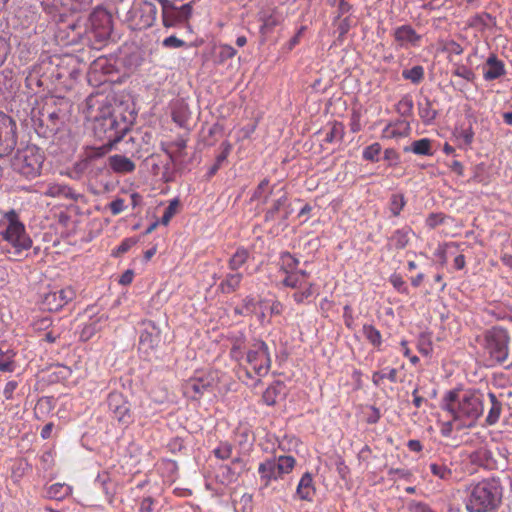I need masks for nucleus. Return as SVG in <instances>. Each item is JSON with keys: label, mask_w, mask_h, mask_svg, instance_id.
<instances>
[{"label": "nucleus", "mask_w": 512, "mask_h": 512, "mask_svg": "<svg viewBox=\"0 0 512 512\" xmlns=\"http://www.w3.org/2000/svg\"><path fill=\"white\" fill-rule=\"evenodd\" d=\"M71 103L65 97L50 96L42 106L31 110V120L38 135L50 138L65 125Z\"/></svg>", "instance_id": "f257e3e1"}, {"label": "nucleus", "mask_w": 512, "mask_h": 512, "mask_svg": "<svg viewBox=\"0 0 512 512\" xmlns=\"http://www.w3.org/2000/svg\"><path fill=\"white\" fill-rule=\"evenodd\" d=\"M443 408L455 421H462L458 430L464 427L471 428L483 414L484 394L467 391L460 395L456 390L449 391L443 399Z\"/></svg>", "instance_id": "f03ea898"}, {"label": "nucleus", "mask_w": 512, "mask_h": 512, "mask_svg": "<svg viewBox=\"0 0 512 512\" xmlns=\"http://www.w3.org/2000/svg\"><path fill=\"white\" fill-rule=\"evenodd\" d=\"M130 126L131 122L123 114L107 109L95 117L93 132L100 141L115 145L129 132Z\"/></svg>", "instance_id": "7ed1b4c3"}, {"label": "nucleus", "mask_w": 512, "mask_h": 512, "mask_svg": "<svg viewBox=\"0 0 512 512\" xmlns=\"http://www.w3.org/2000/svg\"><path fill=\"white\" fill-rule=\"evenodd\" d=\"M501 501V492L495 482H479L471 491L466 505L469 512H489Z\"/></svg>", "instance_id": "20e7f679"}, {"label": "nucleus", "mask_w": 512, "mask_h": 512, "mask_svg": "<svg viewBox=\"0 0 512 512\" xmlns=\"http://www.w3.org/2000/svg\"><path fill=\"white\" fill-rule=\"evenodd\" d=\"M44 156L39 148L34 145H28L23 149L17 150L12 158V168L28 179H33L40 175Z\"/></svg>", "instance_id": "39448f33"}, {"label": "nucleus", "mask_w": 512, "mask_h": 512, "mask_svg": "<svg viewBox=\"0 0 512 512\" xmlns=\"http://www.w3.org/2000/svg\"><path fill=\"white\" fill-rule=\"evenodd\" d=\"M484 348L490 357V361L504 364L508 358L509 335L507 330L493 327L485 333Z\"/></svg>", "instance_id": "423d86ee"}, {"label": "nucleus", "mask_w": 512, "mask_h": 512, "mask_svg": "<svg viewBox=\"0 0 512 512\" xmlns=\"http://www.w3.org/2000/svg\"><path fill=\"white\" fill-rule=\"evenodd\" d=\"M162 8V23L166 28L176 26H189L192 15V2L178 6L172 0H157Z\"/></svg>", "instance_id": "0eeeda50"}, {"label": "nucleus", "mask_w": 512, "mask_h": 512, "mask_svg": "<svg viewBox=\"0 0 512 512\" xmlns=\"http://www.w3.org/2000/svg\"><path fill=\"white\" fill-rule=\"evenodd\" d=\"M8 225L2 233L5 240L10 242L20 254L22 250H27L32 245V240L26 235L24 225L18 220L15 211L6 214Z\"/></svg>", "instance_id": "6e6552de"}, {"label": "nucleus", "mask_w": 512, "mask_h": 512, "mask_svg": "<svg viewBox=\"0 0 512 512\" xmlns=\"http://www.w3.org/2000/svg\"><path fill=\"white\" fill-rule=\"evenodd\" d=\"M309 275L306 271H291L287 272L286 277L282 283L285 287H289L295 290L292 294L294 301L297 304L303 303L306 299L312 296L313 283L309 281Z\"/></svg>", "instance_id": "1a4fd4ad"}, {"label": "nucleus", "mask_w": 512, "mask_h": 512, "mask_svg": "<svg viewBox=\"0 0 512 512\" xmlns=\"http://www.w3.org/2000/svg\"><path fill=\"white\" fill-rule=\"evenodd\" d=\"M218 381L212 375L192 377L185 381L182 386L185 397L199 401L204 395L214 394Z\"/></svg>", "instance_id": "9d476101"}, {"label": "nucleus", "mask_w": 512, "mask_h": 512, "mask_svg": "<svg viewBox=\"0 0 512 512\" xmlns=\"http://www.w3.org/2000/svg\"><path fill=\"white\" fill-rule=\"evenodd\" d=\"M247 362L257 376H265L270 369V355L265 342L257 341L247 352Z\"/></svg>", "instance_id": "9b49d317"}, {"label": "nucleus", "mask_w": 512, "mask_h": 512, "mask_svg": "<svg viewBox=\"0 0 512 512\" xmlns=\"http://www.w3.org/2000/svg\"><path fill=\"white\" fill-rule=\"evenodd\" d=\"M91 33L97 42L107 40L112 32V15L104 8H96L90 15Z\"/></svg>", "instance_id": "f8f14e48"}, {"label": "nucleus", "mask_w": 512, "mask_h": 512, "mask_svg": "<svg viewBox=\"0 0 512 512\" xmlns=\"http://www.w3.org/2000/svg\"><path fill=\"white\" fill-rule=\"evenodd\" d=\"M17 126L12 117L0 113V158L9 155L17 144Z\"/></svg>", "instance_id": "ddd939ff"}, {"label": "nucleus", "mask_w": 512, "mask_h": 512, "mask_svg": "<svg viewBox=\"0 0 512 512\" xmlns=\"http://www.w3.org/2000/svg\"><path fill=\"white\" fill-rule=\"evenodd\" d=\"M144 325L145 328L140 335L138 350L145 359H148L160 343L161 332L152 321H148Z\"/></svg>", "instance_id": "4468645a"}, {"label": "nucleus", "mask_w": 512, "mask_h": 512, "mask_svg": "<svg viewBox=\"0 0 512 512\" xmlns=\"http://www.w3.org/2000/svg\"><path fill=\"white\" fill-rule=\"evenodd\" d=\"M156 16V5L149 1H141L133 11L132 20L136 29L143 30L153 26Z\"/></svg>", "instance_id": "2eb2a0df"}, {"label": "nucleus", "mask_w": 512, "mask_h": 512, "mask_svg": "<svg viewBox=\"0 0 512 512\" xmlns=\"http://www.w3.org/2000/svg\"><path fill=\"white\" fill-rule=\"evenodd\" d=\"M108 407L120 422H127L130 418L129 405L121 392L113 391L108 395Z\"/></svg>", "instance_id": "dca6fc26"}, {"label": "nucleus", "mask_w": 512, "mask_h": 512, "mask_svg": "<svg viewBox=\"0 0 512 512\" xmlns=\"http://www.w3.org/2000/svg\"><path fill=\"white\" fill-rule=\"evenodd\" d=\"M484 406L489 407L486 423L488 425L496 424L502 412V402L494 393L489 392L484 395Z\"/></svg>", "instance_id": "f3484780"}, {"label": "nucleus", "mask_w": 512, "mask_h": 512, "mask_svg": "<svg viewBox=\"0 0 512 512\" xmlns=\"http://www.w3.org/2000/svg\"><path fill=\"white\" fill-rule=\"evenodd\" d=\"M110 168L118 174H126L131 173L135 170V163L126 156L123 155H113L108 158Z\"/></svg>", "instance_id": "a211bd4d"}, {"label": "nucleus", "mask_w": 512, "mask_h": 512, "mask_svg": "<svg viewBox=\"0 0 512 512\" xmlns=\"http://www.w3.org/2000/svg\"><path fill=\"white\" fill-rule=\"evenodd\" d=\"M261 480L267 486L271 480H276L282 476L276 466V459H268L261 463L258 468Z\"/></svg>", "instance_id": "6ab92c4d"}, {"label": "nucleus", "mask_w": 512, "mask_h": 512, "mask_svg": "<svg viewBox=\"0 0 512 512\" xmlns=\"http://www.w3.org/2000/svg\"><path fill=\"white\" fill-rule=\"evenodd\" d=\"M45 194L49 197H64L73 201H78L82 197L81 194L75 193L69 186L60 184L50 185Z\"/></svg>", "instance_id": "aec40b11"}, {"label": "nucleus", "mask_w": 512, "mask_h": 512, "mask_svg": "<svg viewBox=\"0 0 512 512\" xmlns=\"http://www.w3.org/2000/svg\"><path fill=\"white\" fill-rule=\"evenodd\" d=\"M53 408L54 403L52 397H41L34 407V414L37 419H45Z\"/></svg>", "instance_id": "412c9836"}, {"label": "nucleus", "mask_w": 512, "mask_h": 512, "mask_svg": "<svg viewBox=\"0 0 512 512\" xmlns=\"http://www.w3.org/2000/svg\"><path fill=\"white\" fill-rule=\"evenodd\" d=\"M41 307L48 311H57L62 308L57 292L49 291L43 293L41 295Z\"/></svg>", "instance_id": "4be33fe9"}, {"label": "nucleus", "mask_w": 512, "mask_h": 512, "mask_svg": "<svg viewBox=\"0 0 512 512\" xmlns=\"http://www.w3.org/2000/svg\"><path fill=\"white\" fill-rule=\"evenodd\" d=\"M395 39L399 42L416 43L420 39V36L411 26L404 25L395 31Z\"/></svg>", "instance_id": "5701e85b"}, {"label": "nucleus", "mask_w": 512, "mask_h": 512, "mask_svg": "<svg viewBox=\"0 0 512 512\" xmlns=\"http://www.w3.org/2000/svg\"><path fill=\"white\" fill-rule=\"evenodd\" d=\"M241 279L242 275L239 273L227 275L219 285L220 291L224 294L234 292L239 287Z\"/></svg>", "instance_id": "b1692460"}, {"label": "nucleus", "mask_w": 512, "mask_h": 512, "mask_svg": "<svg viewBox=\"0 0 512 512\" xmlns=\"http://www.w3.org/2000/svg\"><path fill=\"white\" fill-rule=\"evenodd\" d=\"M489 69L484 73L487 80H494L504 74V66L502 62L498 61L495 56H491L487 60Z\"/></svg>", "instance_id": "393cba45"}, {"label": "nucleus", "mask_w": 512, "mask_h": 512, "mask_svg": "<svg viewBox=\"0 0 512 512\" xmlns=\"http://www.w3.org/2000/svg\"><path fill=\"white\" fill-rule=\"evenodd\" d=\"M405 151H412L418 155H431V141L427 138L414 141L410 147H405Z\"/></svg>", "instance_id": "a878e982"}, {"label": "nucleus", "mask_w": 512, "mask_h": 512, "mask_svg": "<svg viewBox=\"0 0 512 512\" xmlns=\"http://www.w3.org/2000/svg\"><path fill=\"white\" fill-rule=\"evenodd\" d=\"M71 493V487L66 484L56 483L51 485L47 490L49 498L61 500Z\"/></svg>", "instance_id": "bb28decb"}, {"label": "nucleus", "mask_w": 512, "mask_h": 512, "mask_svg": "<svg viewBox=\"0 0 512 512\" xmlns=\"http://www.w3.org/2000/svg\"><path fill=\"white\" fill-rule=\"evenodd\" d=\"M490 24L495 25L496 19L491 14L487 12H483L481 14H476L470 20L469 26L471 27H488Z\"/></svg>", "instance_id": "cd10ccee"}, {"label": "nucleus", "mask_w": 512, "mask_h": 512, "mask_svg": "<svg viewBox=\"0 0 512 512\" xmlns=\"http://www.w3.org/2000/svg\"><path fill=\"white\" fill-rule=\"evenodd\" d=\"M113 146L114 145L110 143L104 142L103 145L100 147L89 148V150L86 152L85 162L103 157L111 150Z\"/></svg>", "instance_id": "c85d7f7f"}, {"label": "nucleus", "mask_w": 512, "mask_h": 512, "mask_svg": "<svg viewBox=\"0 0 512 512\" xmlns=\"http://www.w3.org/2000/svg\"><path fill=\"white\" fill-rule=\"evenodd\" d=\"M273 192V187H269L267 179L262 180L255 189L251 200H257L263 197V202L266 203L268 196Z\"/></svg>", "instance_id": "c756f323"}, {"label": "nucleus", "mask_w": 512, "mask_h": 512, "mask_svg": "<svg viewBox=\"0 0 512 512\" xmlns=\"http://www.w3.org/2000/svg\"><path fill=\"white\" fill-rule=\"evenodd\" d=\"M248 255L249 254L246 249H238L229 261L230 269H239L247 261Z\"/></svg>", "instance_id": "7c9ffc66"}, {"label": "nucleus", "mask_w": 512, "mask_h": 512, "mask_svg": "<svg viewBox=\"0 0 512 512\" xmlns=\"http://www.w3.org/2000/svg\"><path fill=\"white\" fill-rule=\"evenodd\" d=\"M311 485H312L311 475L308 473L304 474L303 477L301 478L298 488H297V493L299 494V496L302 499H309V489L311 488Z\"/></svg>", "instance_id": "2f4dec72"}, {"label": "nucleus", "mask_w": 512, "mask_h": 512, "mask_svg": "<svg viewBox=\"0 0 512 512\" xmlns=\"http://www.w3.org/2000/svg\"><path fill=\"white\" fill-rule=\"evenodd\" d=\"M295 464V460L291 456H280L276 460V466L277 469L280 471V473L283 475L285 473H289Z\"/></svg>", "instance_id": "473e14b6"}, {"label": "nucleus", "mask_w": 512, "mask_h": 512, "mask_svg": "<svg viewBox=\"0 0 512 512\" xmlns=\"http://www.w3.org/2000/svg\"><path fill=\"white\" fill-rule=\"evenodd\" d=\"M180 205V201L178 198H175L170 201L168 207L165 209L164 214L161 218V224L167 225L171 218L176 214L177 209Z\"/></svg>", "instance_id": "72a5a7b5"}, {"label": "nucleus", "mask_w": 512, "mask_h": 512, "mask_svg": "<svg viewBox=\"0 0 512 512\" xmlns=\"http://www.w3.org/2000/svg\"><path fill=\"white\" fill-rule=\"evenodd\" d=\"M402 76L405 79L411 80L413 83H419L424 76V70L422 66H414L409 70H404Z\"/></svg>", "instance_id": "f704fd0d"}, {"label": "nucleus", "mask_w": 512, "mask_h": 512, "mask_svg": "<svg viewBox=\"0 0 512 512\" xmlns=\"http://www.w3.org/2000/svg\"><path fill=\"white\" fill-rule=\"evenodd\" d=\"M287 201L286 193H282L279 198L274 202L272 208H270L265 215V220L270 221L273 220L275 214L279 212L280 208L285 205Z\"/></svg>", "instance_id": "c9c22d12"}, {"label": "nucleus", "mask_w": 512, "mask_h": 512, "mask_svg": "<svg viewBox=\"0 0 512 512\" xmlns=\"http://www.w3.org/2000/svg\"><path fill=\"white\" fill-rule=\"evenodd\" d=\"M405 205L403 194H393L391 197L390 210L394 216H398Z\"/></svg>", "instance_id": "e433bc0d"}, {"label": "nucleus", "mask_w": 512, "mask_h": 512, "mask_svg": "<svg viewBox=\"0 0 512 512\" xmlns=\"http://www.w3.org/2000/svg\"><path fill=\"white\" fill-rule=\"evenodd\" d=\"M219 472H220V474L218 475V477H221L222 483L234 482L240 476V475H234V474L232 475L233 467L231 465L230 466L229 465L220 466Z\"/></svg>", "instance_id": "4c0bfd02"}, {"label": "nucleus", "mask_w": 512, "mask_h": 512, "mask_svg": "<svg viewBox=\"0 0 512 512\" xmlns=\"http://www.w3.org/2000/svg\"><path fill=\"white\" fill-rule=\"evenodd\" d=\"M363 333L366 336V338L373 345H380V343H381V335H380V332L376 328H374L371 325H364Z\"/></svg>", "instance_id": "58836bf2"}, {"label": "nucleus", "mask_w": 512, "mask_h": 512, "mask_svg": "<svg viewBox=\"0 0 512 512\" xmlns=\"http://www.w3.org/2000/svg\"><path fill=\"white\" fill-rule=\"evenodd\" d=\"M391 240L397 249H403L409 242V236L407 231L397 230L392 236Z\"/></svg>", "instance_id": "ea45409f"}, {"label": "nucleus", "mask_w": 512, "mask_h": 512, "mask_svg": "<svg viewBox=\"0 0 512 512\" xmlns=\"http://www.w3.org/2000/svg\"><path fill=\"white\" fill-rule=\"evenodd\" d=\"M419 113L425 123H430L437 115V112L431 108V103L428 100L420 107Z\"/></svg>", "instance_id": "a19ab883"}, {"label": "nucleus", "mask_w": 512, "mask_h": 512, "mask_svg": "<svg viewBox=\"0 0 512 512\" xmlns=\"http://www.w3.org/2000/svg\"><path fill=\"white\" fill-rule=\"evenodd\" d=\"M279 388H281L280 384L270 386L264 391L263 400L267 405H274L276 403V397L280 393Z\"/></svg>", "instance_id": "79ce46f5"}, {"label": "nucleus", "mask_w": 512, "mask_h": 512, "mask_svg": "<svg viewBox=\"0 0 512 512\" xmlns=\"http://www.w3.org/2000/svg\"><path fill=\"white\" fill-rule=\"evenodd\" d=\"M381 152V146L379 143H374L368 147L365 148L364 152H363V157L366 159V160H370V161H377L378 160V155L380 154Z\"/></svg>", "instance_id": "37998d69"}, {"label": "nucleus", "mask_w": 512, "mask_h": 512, "mask_svg": "<svg viewBox=\"0 0 512 512\" xmlns=\"http://www.w3.org/2000/svg\"><path fill=\"white\" fill-rule=\"evenodd\" d=\"M343 134H344V129H343V126L342 124L340 123H335L330 132L326 134V137H325V141L328 142V143H331L334 141V139L338 138L339 140L342 139L343 137Z\"/></svg>", "instance_id": "c03bdc74"}, {"label": "nucleus", "mask_w": 512, "mask_h": 512, "mask_svg": "<svg viewBox=\"0 0 512 512\" xmlns=\"http://www.w3.org/2000/svg\"><path fill=\"white\" fill-rule=\"evenodd\" d=\"M431 472L441 479H448L451 476V470L444 465L432 464L430 466Z\"/></svg>", "instance_id": "a18cd8bd"}, {"label": "nucleus", "mask_w": 512, "mask_h": 512, "mask_svg": "<svg viewBox=\"0 0 512 512\" xmlns=\"http://www.w3.org/2000/svg\"><path fill=\"white\" fill-rule=\"evenodd\" d=\"M59 300H61V306L63 307L69 301H72L75 297V291L71 287L61 289L57 292Z\"/></svg>", "instance_id": "49530a36"}, {"label": "nucleus", "mask_w": 512, "mask_h": 512, "mask_svg": "<svg viewBox=\"0 0 512 512\" xmlns=\"http://www.w3.org/2000/svg\"><path fill=\"white\" fill-rule=\"evenodd\" d=\"M162 45L166 48H180L184 47L186 43L176 36L171 35L163 40Z\"/></svg>", "instance_id": "de8ad7c7"}, {"label": "nucleus", "mask_w": 512, "mask_h": 512, "mask_svg": "<svg viewBox=\"0 0 512 512\" xmlns=\"http://www.w3.org/2000/svg\"><path fill=\"white\" fill-rule=\"evenodd\" d=\"M232 453V446L230 444H223L214 450V454L219 459H228Z\"/></svg>", "instance_id": "09e8293b"}, {"label": "nucleus", "mask_w": 512, "mask_h": 512, "mask_svg": "<svg viewBox=\"0 0 512 512\" xmlns=\"http://www.w3.org/2000/svg\"><path fill=\"white\" fill-rule=\"evenodd\" d=\"M74 11H83L91 7L93 0H70Z\"/></svg>", "instance_id": "8fccbe9b"}, {"label": "nucleus", "mask_w": 512, "mask_h": 512, "mask_svg": "<svg viewBox=\"0 0 512 512\" xmlns=\"http://www.w3.org/2000/svg\"><path fill=\"white\" fill-rule=\"evenodd\" d=\"M236 55V50L230 45H222L220 47L219 56L221 60L233 58Z\"/></svg>", "instance_id": "3c124183"}, {"label": "nucleus", "mask_w": 512, "mask_h": 512, "mask_svg": "<svg viewBox=\"0 0 512 512\" xmlns=\"http://www.w3.org/2000/svg\"><path fill=\"white\" fill-rule=\"evenodd\" d=\"M137 243L135 238H127L125 239L116 251V255L123 254L127 252L131 247H133Z\"/></svg>", "instance_id": "603ef678"}, {"label": "nucleus", "mask_w": 512, "mask_h": 512, "mask_svg": "<svg viewBox=\"0 0 512 512\" xmlns=\"http://www.w3.org/2000/svg\"><path fill=\"white\" fill-rule=\"evenodd\" d=\"M222 152L216 157V163L222 164L226 159L232 148L231 144L227 141L222 143Z\"/></svg>", "instance_id": "864d4df0"}, {"label": "nucleus", "mask_w": 512, "mask_h": 512, "mask_svg": "<svg viewBox=\"0 0 512 512\" xmlns=\"http://www.w3.org/2000/svg\"><path fill=\"white\" fill-rule=\"evenodd\" d=\"M282 261L286 268L293 270L298 265V260L294 258L290 253L282 255Z\"/></svg>", "instance_id": "5fc2aeb1"}, {"label": "nucleus", "mask_w": 512, "mask_h": 512, "mask_svg": "<svg viewBox=\"0 0 512 512\" xmlns=\"http://www.w3.org/2000/svg\"><path fill=\"white\" fill-rule=\"evenodd\" d=\"M109 208L113 215L121 213L124 209V200L117 198L109 204Z\"/></svg>", "instance_id": "6e6d98bb"}, {"label": "nucleus", "mask_w": 512, "mask_h": 512, "mask_svg": "<svg viewBox=\"0 0 512 512\" xmlns=\"http://www.w3.org/2000/svg\"><path fill=\"white\" fill-rule=\"evenodd\" d=\"M444 49L449 53H453V54H457V55H459L463 52V48L461 47V45L453 40L448 41L446 43Z\"/></svg>", "instance_id": "4d7b16f0"}, {"label": "nucleus", "mask_w": 512, "mask_h": 512, "mask_svg": "<svg viewBox=\"0 0 512 512\" xmlns=\"http://www.w3.org/2000/svg\"><path fill=\"white\" fill-rule=\"evenodd\" d=\"M231 466L233 467L232 475H241L242 472L245 470V463L241 458H235L232 461Z\"/></svg>", "instance_id": "13d9d810"}, {"label": "nucleus", "mask_w": 512, "mask_h": 512, "mask_svg": "<svg viewBox=\"0 0 512 512\" xmlns=\"http://www.w3.org/2000/svg\"><path fill=\"white\" fill-rule=\"evenodd\" d=\"M165 151V153L167 154V156L169 157V160L170 162L167 163L165 166H164V169L165 171L163 172V176L162 178L164 179L165 182H169L172 180L170 174H169V170H170V163H173L174 162V156L173 154L168 151L167 149H163Z\"/></svg>", "instance_id": "bf43d9fd"}, {"label": "nucleus", "mask_w": 512, "mask_h": 512, "mask_svg": "<svg viewBox=\"0 0 512 512\" xmlns=\"http://www.w3.org/2000/svg\"><path fill=\"white\" fill-rule=\"evenodd\" d=\"M336 466L337 471L342 479H345L347 473H348V467L345 465L343 459L341 457H338L336 460Z\"/></svg>", "instance_id": "052dcab7"}, {"label": "nucleus", "mask_w": 512, "mask_h": 512, "mask_svg": "<svg viewBox=\"0 0 512 512\" xmlns=\"http://www.w3.org/2000/svg\"><path fill=\"white\" fill-rule=\"evenodd\" d=\"M17 388V382L9 381L4 388V396L7 400L12 398L14 390Z\"/></svg>", "instance_id": "680f3d73"}, {"label": "nucleus", "mask_w": 512, "mask_h": 512, "mask_svg": "<svg viewBox=\"0 0 512 512\" xmlns=\"http://www.w3.org/2000/svg\"><path fill=\"white\" fill-rule=\"evenodd\" d=\"M133 271L132 270H126L120 277L119 283L122 285H128L133 280Z\"/></svg>", "instance_id": "e2e57ef3"}, {"label": "nucleus", "mask_w": 512, "mask_h": 512, "mask_svg": "<svg viewBox=\"0 0 512 512\" xmlns=\"http://www.w3.org/2000/svg\"><path fill=\"white\" fill-rule=\"evenodd\" d=\"M153 500L151 497L144 498L140 505V512H151Z\"/></svg>", "instance_id": "0e129e2a"}, {"label": "nucleus", "mask_w": 512, "mask_h": 512, "mask_svg": "<svg viewBox=\"0 0 512 512\" xmlns=\"http://www.w3.org/2000/svg\"><path fill=\"white\" fill-rule=\"evenodd\" d=\"M473 136H474V133H473L471 128L466 129V130H462L461 133H460V137L463 138L464 143L466 145H469V144L472 143Z\"/></svg>", "instance_id": "69168bd1"}, {"label": "nucleus", "mask_w": 512, "mask_h": 512, "mask_svg": "<svg viewBox=\"0 0 512 512\" xmlns=\"http://www.w3.org/2000/svg\"><path fill=\"white\" fill-rule=\"evenodd\" d=\"M304 31V27H301L299 29V31L289 40L288 44H287V48L288 50H292L299 42V37L301 36V34L303 33Z\"/></svg>", "instance_id": "338daca9"}, {"label": "nucleus", "mask_w": 512, "mask_h": 512, "mask_svg": "<svg viewBox=\"0 0 512 512\" xmlns=\"http://www.w3.org/2000/svg\"><path fill=\"white\" fill-rule=\"evenodd\" d=\"M413 512H433V511L426 504L417 503L413 506Z\"/></svg>", "instance_id": "774afa93"}]
</instances>
